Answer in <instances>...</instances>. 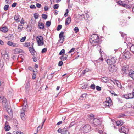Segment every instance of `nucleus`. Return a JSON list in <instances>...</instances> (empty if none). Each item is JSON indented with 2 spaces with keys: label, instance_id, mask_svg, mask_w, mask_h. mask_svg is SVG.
<instances>
[{
  "label": "nucleus",
  "instance_id": "49",
  "mask_svg": "<svg viewBox=\"0 0 134 134\" xmlns=\"http://www.w3.org/2000/svg\"><path fill=\"white\" fill-rule=\"evenodd\" d=\"M13 43V42L11 41H8L7 42V44L8 45L12 46V44Z\"/></svg>",
  "mask_w": 134,
  "mask_h": 134
},
{
  "label": "nucleus",
  "instance_id": "56",
  "mask_svg": "<svg viewBox=\"0 0 134 134\" xmlns=\"http://www.w3.org/2000/svg\"><path fill=\"white\" fill-rule=\"evenodd\" d=\"M30 43L27 42L24 44V46L26 47H28L30 45Z\"/></svg>",
  "mask_w": 134,
  "mask_h": 134
},
{
  "label": "nucleus",
  "instance_id": "45",
  "mask_svg": "<svg viewBox=\"0 0 134 134\" xmlns=\"http://www.w3.org/2000/svg\"><path fill=\"white\" fill-rule=\"evenodd\" d=\"M62 27V26L61 25H58L57 28V30L59 31L60 30Z\"/></svg>",
  "mask_w": 134,
  "mask_h": 134
},
{
  "label": "nucleus",
  "instance_id": "5",
  "mask_svg": "<svg viewBox=\"0 0 134 134\" xmlns=\"http://www.w3.org/2000/svg\"><path fill=\"white\" fill-rule=\"evenodd\" d=\"M129 130V129L128 126H123L121 127V128L119 129V131L120 132H122L125 134H127Z\"/></svg>",
  "mask_w": 134,
  "mask_h": 134
},
{
  "label": "nucleus",
  "instance_id": "53",
  "mask_svg": "<svg viewBox=\"0 0 134 134\" xmlns=\"http://www.w3.org/2000/svg\"><path fill=\"white\" fill-rule=\"evenodd\" d=\"M32 57V59L34 62H36L37 60V57H36L34 55Z\"/></svg>",
  "mask_w": 134,
  "mask_h": 134
},
{
  "label": "nucleus",
  "instance_id": "41",
  "mask_svg": "<svg viewBox=\"0 0 134 134\" xmlns=\"http://www.w3.org/2000/svg\"><path fill=\"white\" fill-rule=\"evenodd\" d=\"M51 24V22H50L49 21H48L46 22V26H47V27H49L50 26Z\"/></svg>",
  "mask_w": 134,
  "mask_h": 134
},
{
  "label": "nucleus",
  "instance_id": "63",
  "mask_svg": "<svg viewBox=\"0 0 134 134\" xmlns=\"http://www.w3.org/2000/svg\"><path fill=\"white\" fill-rule=\"evenodd\" d=\"M36 77V74L35 73H34L33 74L32 77V78L33 79H35Z\"/></svg>",
  "mask_w": 134,
  "mask_h": 134
},
{
  "label": "nucleus",
  "instance_id": "60",
  "mask_svg": "<svg viewBox=\"0 0 134 134\" xmlns=\"http://www.w3.org/2000/svg\"><path fill=\"white\" fill-rule=\"evenodd\" d=\"M89 71V69L87 68H86L84 70L83 72H84V73H85L86 72H88V71Z\"/></svg>",
  "mask_w": 134,
  "mask_h": 134
},
{
  "label": "nucleus",
  "instance_id": "20",
  "mask_svg": "<svg viewBox=\"0 0 134 134\" xmlns=\"http://www.w3.org/2000/svg\"><path fill=\"white\" fill-rule=\"evenodd\" d=\"M8 29L6 26L3 28H0V31H1L4 33L8 31Z\"/></svg>",
  "mask_w": 134,
  "mask_h": 134
},
{
  "label": "nucleus",
  "instance_id": "58",
  "mask_svg": "<svg viewBox=\"0 0 134 134\" xmlns=\"http://www.w3.org/2000/svg\"><path fill=\"white\" fill-rule=\"evenodd\" d=\"M30 8L31 9H35L36 8V7L35 5H32L30 6Z\"/></svg>",
  "mask_w": 134,
  "mask_h": 134
},
{
  "label": "nucleus",
  "instance_id": "48",
  "mask_svg": "<svg viewBox=\"0 0 134 134\" xmlns=\"http://www.w3.org/2000/svg\"><path fill=\"white\" fill-rule=\"evenodd\" d=\"M69 13V10L68 9H67L66 10V12H65L64 15L65 17H66L68 15V13Z\"/></svg>",
  "mask_w": 134,
  "mask_h": 134
},
{
  "label": "nucleus",
  "instance_id": "16",
  "mask_svg": "<svg viewBox=\"0 0 134 134\" xmlns=\"http://www.w3.org/2000/svg\"><path fill=\"white\" fill-rule=\"evenodd\" d=\"M10 127L7 121H6L5 124L4 129L6 131H8L9 130Z\"/></svg>",
  "mask_w": 134,
  "mask_h": 134
},
{
  "label": "nucleus",
  "instance_id": "35",
  "mask_svg": "<svg viewBox=\"0 0 134 134\" xmlns=\"http://www.w3.org/2000/svg\"><path fill=\"white\" fill-rule=\"evenodd\" d=\"M130 50L133 54H134V45L131 46L130 48Z\"/></svg>",
  "mask_w": 134,
  "mask_h": 134
},
{
  "label": "nucleus",
  "instance_id": "57",
  "mask_svg": "<svg viewBox=\"0 0 134 134\" xmlns=\"http://www.w3.org/2000/svg\"><path fill=\"white\" fill-rule=\"evenodd\" d=\"M96 89L98 91H100L101 90V87L98 86H96Z\"/></svg>",
  "mask_w": 134,
  "mask_h": 134
},
{
  "label": "nucleus",
  "instance_id": "1",
  "mask_svg": "<svg viewBox=\"0 0 134 134\" xmlns=\"http://www.w3.org/2000/svg\"><path fill=\"white\" fill-rule=\"evenodd\" d=\"M90 123L92 126L94 127H97L101 124V122L99 118L93 119L92 120H90Z\"/></svg>",
  "mask_w": 134,
  "mask_h": 134
},
{
  "label": "nucleus",
  "instance_id": "52",
  "mask_svg": "<svg viewBox=\"0 0 134 134\" xmlns=\"http://www.w3.org/2000/svg\"><path fill=\"white\" fill-rule=\"evenodd\" d=\"M27 102H26V105H25L23 107V110L24 112L25 111V110L26 109V107H27Z\"/></svg>",
  "mask_w": 134,
  "mask_h": 134
},
{
  "label": "nucleus",
  "instance_id": "12",
  "mask_svg": "<svg viewBox=\"0 0 134 134\" xmlns=\"http://www.w3.org/2000/svg\"><path fill=\"white\" fill-rule=\"evenodd\" d=\"M14 53L15 54H18L23 52V51L19 48H15L14 50Z\"/></svg>",
  "mask_w": 134,
  "mask_h": 134
},
{
  "label": "nucleus",
  "instance_id": "64",
  "mask_svg": "<svg viewBox=\"0 0 134 134\" xmlns=\"http://www.w3.org/2000/svg\"><path fill=\"white\" fill-rule=\"evenodd\" d=\"M17 3H14L12 5V7H15Z\"/></svg>",
  "mask_w": 134,
  "mask_h": 134
},
{
  "label": "nucleus",
  "instance_id": "27",
  "mask_svg": "<svg viewBox=\"0 0 134 134\" xmlns=\"http://www.w3.org/2000/svg\"><path fill=\"white\" fill-rule=\"evenodd\" d=\"M38 26L39 28L40 29H43L44 27V25L43 23H41L38 24Z\"/></svg>",
  "mask_w": 134,
  "mask_h": 134
},
{
  "label": "nucleus",
  "instance_id": "37",
  "mask_svg": "<svg viewBox=\"0 0 134 134\" xmlns=\"http://www.w3.org/2000/svg\"><path fill=\"white\" fill-rule=\"evenodd\" d=\"M9 7V6L8 5H5L4 7V10L5 11H7L8 10Z\"/></svg>",
  "mask_w": 134,
  "mask_h": 134
},
{
  "label": "nucleus",
  "instance_id": "6",
  "mask_svg": "<svg viewBox=\"0 0 134 134\" xmlns=\"http://www.w3.org/2000/svg\"><path fill=\"white\" fill-rule=\"evenodd\" d=\"M91 126L89 124H86L83 127V132L85 133L88 132L90 130Z\"/></svg>",
  "mask_w": 134,
  "mask_h": 134
},
{
  "label": "nucleus",
  "instance_id": "22",
  "mask_svg": "<svg viewBox=\"0 0 134 134\" xmlns=\"http://www.w3.org/2000/svg\"><path fill=\"white\" fill-rule=\"evenodd\" d=\"M71 18L70 17H68L66 19L65 22V24L66 25H68L69 24L71 21Z\"/></svg>",
  "mask_w": 134,
  "mask_h": 134
},
{
  "label": "nucleus",
  "instance_id": "2",
  "mask_svg": "<svg viewBox=\"0 0 134 134\" xmlns=\"http://www.w3.org/2000/svg\"><path fill=\"white\" fill-rule=\"evenodd\" d=\"M90 38H91L93 42L97 43H99L100 42L99 37L95 34H93L91 36Z\"/></svg>",
  "mask_w": 134,
  "mask_h": 134
},
{
  "label": "nucleus",
  "instance_id": "11",
  "mask_svg": "<svg viewBox=\"0 0 134 134\" xmlns=\"http://www.w3.org/2000/svg\"><path fill=\"white\" fill-rule=\"evenodd\" d=\"M128 76L134 79V71L132 69L130 70L128 73Z\"/></svg>",
  "mask_w": 134,
  "mask_h": 134
},
{
  "label": "nucleus",
  "instance_id": "24",
  "mask_svg": "<svg viewBox=\"0 0 134 134\" xmlns=\"http://www.w3.org/2000/svg\"><path fill=\"white\" fill-rule=\"evenodd\" d=\"M101 81L104 82H107L108 80V78L107 77H103L101 79Z\"/></svg>",
  "mask_w": 134,
  "mask_h": 134
},
{
  "label": "nucleus",
  "instance_id": "40",
  "mask_svg": "<svg viewBox=\"0 0 134 134\" xmlns=\"http://www.w3.org/2000/svg\"><path fill=\"white\" fill-rule=\"evenodd\" d=\"M42 18L44 19H46L47 17V15L44 14H42Z\"/></svg>",
  "mask_w": 134,
  "mask_h": 134
},
{
  "label": "nucleus",
  "instance_id": "44",
  "mask_svg": "<svg viewBox=\"0 0 134 134\" xmlns=\"http://www.w3.org/2000/svg\"><path fill=\"white\" fill-rule=\"evenodd\" d=\"M4 63L2 60H0V66L3 67L4 64Z\"/></svg>",
  "mask_w": 134,
  "mask_h": 134
},
{
  "label": "nucleus",
  "instance_id": "13",
  "mask_svg": "<svg viewBox=\"0 0 134 134\" xmlns=\"http://www.w3.org/2000/svg\"><path fill=\"white\" fill-rule=\"evenodd\" d=\"M2 104L4 106H5V107H7V100H6V98L4 97H3L2 98Z\"/></svg>",
  "mask_w": 134,
  "mask_h": 134
},
{
  "label": "nucleus",
  "instance_id": "25",
  "mask_svg": "<svg viewBox=\"0 0 134 134\" xmlns=\"http://www.w3.org/2000/svg\"><path fill=\"white\" fill-rule=\"evenodd\" d=\"M9 55L7 53L4 54V59L8 60L9 59Z\"/></svg>",
  "mask_w": 134,
  "mask_h": 134
},
{
  "label": "nucleus",
  "instance_id": "31",
  "mask_svg": "<svg viewBox=\"0 0 134 134\" xmlns=\"http://www.w3.org/2000/svg\"><path fill=\"white\" fill-rule=\"evenodd\" d=\"M23 28V26L22 25H19L18 26V31L19 32H21Z\"/></svg>",
  "mask_w": 134,
  "mask_h": 134
},
{
  "label": "nucleus",
  "instance_id": "8",
  "mask_svg": "<svg viewBox=\"0 0 134 134\" xmlns=\"http://www.w3.org/2000/svg\"><path fill=\"white\" fill-rule=\"evenodd\" d=\"M122 72L123 73L125 74H128L129 72V68L127 66H124L122 68Z\"/></svg>",
  "mask_w": 134,
  "mask_h": 134
},
{
  "label": "nucleus",
  "instance_id": "38",
  "mask_svg": "<svg viewBox=\"0 0 134 134\" xmlns=\"http://www.w3.org/2000/svg\"><path fill=\"white\" fill-rule=\"evenodd\" d=\"M120 33L121 34V36L124 38L126 37V35L121 32H120Z\"/></svg>",
  "mask_w": 134,
  "mask_h": 134
},
{
  "label": "nucleus",
  "instance_id": "15",
  "mask_svg": "<svg viewBox=\"0 0 134 134\" xmlns=\"http://www.w3.org/2000/svg\"><path fill=\"white\" fill-rule=\"evenodd\" d=\"M101 51V49H100V50L99 52L100 53V54L101 55V57L100 58H99L97 60H96V62H97L99 63V62H100L101 61H102L103 60V58L102 57V55L104 53H103V51Z\"/></svg>",
  "mask_w": 134,
  "mask_h": 134
},
{
  "label": "nucleus",
  "instance_id": "55",
  "mask_svg": "<svg viewBox=\"0 0 134 134\" xmlns=\"http://www.w3.org/2000/svg\"><path fill=\"white\" fill-rule=\"evenodd\" d=\"M63 64V62L62 61H60L58 63V66H62Z\"/></svg>",
  "mask_w": 134,
  "mask_h": 134
},
{
  "label": "nucleus",
  "instance_id": "54",
  "mask_svg": "<svg viewBox=\"0 0 134 134\" xmlns=\"http://www.w3.org/2000/svg\"><path fill=\"white\" fill-rule=\"evenodd\" d=\"M75 124V122L74 121L72 122L70 124L69 127H71L73 125H74Z\"/></svg>",
  "mask_w": 134,
  "mask_h": 134
},
{
  "label": "nucleus",
  "instance_id": "43",
  "mask_svg": "<svg viewBox=\"0 0 134 134\" xmlns=\"http://www.w3.org/2000/svg\"><path fill=\"white\" fill-rule=\"evenodd\" d=\"M90 88L93 90L95 88V85L94 84H92L91 85L90 87Z\"/></svg>",
  "mask_w": 134,
  "mask_h": 134
},
{
  "label": "nucleus",
  "instance_id": "18",
  "mask_svg": "<svg viewBox=\"0 0 134 134\" xmlns=\"http://www.w3.org/2000/svg\"><path fill=\"white\" fill-rule=\"evenodd\" d=\"M111 99H110L109 101L107 100L104 103V105H105L106 106L108 107L110 106L111 104Z\"/></svg>",
  "mask_w": 134,
  "mask_h": 134
},
{
  "label": "nucleus",
  "instance_id": "23",
  "mask_svg": "<svg viewBox=\"0 0 134 134\" xmlns=\"http://www.w3.org/2000/svg\"><path fill=\"white\" fill-rule=\"evenodd\" d=\"M116 125L118 126H121L123 124V123L121 120L118 121L116 122Z\"/></svg>",
  "mask_w": 134,
  "mask_h": 134
},
{
  "label": "nucleus",
  "instance_id": "9",
  "mask_svg": "<svg viewBox=\"0 0 134 134\" xmlns=\"http://www.w3.org/2000/svg\"><path fill=\"white\" fill-rule=\"evenodd\" d=\"M123 55L126 58L128 59L130 58L131 57V55L130 52L128 51L124 52Z\"/></svg>",
  "mask_w": 134,
  "mask_h": 134
},
{
  "label": "nucleus",
  "instance_id": "4",
  "mask_svg": "<svg viewBox=\"0 0 134 134\" xmlns=\"http://www.w3.org/2000/svg\"><path fill=\"white\" fill-rule=\"evenodd\" d=\"M43 37L41 36H38L37 37L36 40L38 46H42L44 44Z\"/></svg>",
  "mask_w": 134,
  "mask_h": 134
},
{
  "label": "nucleus",
  "instance_id": "28",
  "mask_svg": "<svg viewBox=\"0 0 134 134\" xmlns=\"http://www.w3.org/2000/svg\"><path fill=\"white\" fill-rule=\"evenodd\" d=\"M30 87V83L29 82H27L25 85V88L27 91L29 89Z\"/></svg>",
  "mask_w": 134,
  "mask_h": 134
},
{
  "label": "nucleus",
  "instance_id": "32",
  "mask_svg": "<svg viewBox=\"0 0 134 134\" xmlns=\"http://www.w3.org/2000/svg\"><path fill=\"white\" fill-rule=\"evenodd\" d=\"M118 3L120 5H121L124 7H126L127 6V5L126 4H124L123 2L121 1H118Z\"/></svg>",
  "mask_w": 134,
  "mask_h": 134
},
{
  "label": "nucleus",
  "instance_id": "3",
  "mask_svg": "<svg viewBox=\"0 0 134 134\" xmlns=\"http://www.w3.org/2000/svg\"><path fill=\"white\" fill-rule=\"evenodd\" d=\"M116 59L115 57H111L107 59L106 62L108 64L111 65L113 64L116 62Z\"/></svg>",
  "mask_w": 134,
  "mask_h": 134
},
{
  "label": "nucleus",
  "instance_id": "50",
  "mask_svg": "<svg viewBox=\"0 0 134 134\" xmlns=\"http://www.w3.org/2000/svg\"><path fill=\"white\" fill-rule=\"evenodd\" d=\"M12 45L11 46H12L13 47H18V44L17 43H13V42L12 44Z\"/></svg>",
  "mask_w": 134,
  "mask_h": 134
},
{
  "label": "nucleus",
  "instance_id": "14",
  "mask_svg": "<svg viewBox=\"0 0 134 134\" xmlns=\"http://www.w3.org/2000/svg\"><path fill=\"white\" fill-rule=\"evenodd\" d=\"M32 47H29V49L31 54L33 55H34L35 54V51L34 49V47L32 46Z\"/></svg>",
  "mask_w": 134,
  "mask_h": 134
},
{
  "label": "nucleus",
  "instance_id": "62",
  "mask_svg": "<svg viewBox=\"0 0 134 134\" xmlns=\"http://www.w3.org/2000/svg\"><path fill=\"white\" fill-rule=\"evenodd\" d=\"M125 114H120L119 116L118 117L119 118H121L122 117H123L124 116H125Z\"/></svg>",
  "mask_w": 134,
  "mask_h": 134
},
{
  "label": "nucleus",
  "instance_id": "26",
  "mask_svg": "<svg viewBox=\"0 0 134 134\" xmlns=\"http://www.w3.org/2000/svg\"><path fill=\"white\" fill-rule=\"evenodd\" d=\"M8 39L10 40H12L13 39L14 36L13 34H10L9 35L8 37Z\"/></svg>",
  "mask_w": 134,
  "mask_h": 134
},
{
  "label": "nucleus",
  "instance_id": "33",
  "mask_svg": "<svg viewBox=\"0 0 134 134\" xmlns=\"http://www.w3.org/2000/svg\"><path fill=\"white\" fill-rule=\"evenodd\" d=\"M59 38V42L62 44L64 41V38L63 37V38Z\"/></svg>",
  "mask_w": 134,
  "mask_h": 134
},
{
  "label": "nucleus",
  "instance_id": "7",
  "mask_svg": "<svg viewBox=\"0 0 134 134\" xmlns=\"http://www.w3.org/2000/svg\"><path fill=\"white\" fill-rule=\"evenodd\" d=\"M108 70L110 72H113L116 71V67L114 65H110L109 67Z\"/></svg>",
  "mask_w": 134,
  "mask_h": 134
},
{
  "label": "nucleus",
  "instance_id": "30",
  "mask_svg": "<svg viewBox=\"0 0 134 134\" xmlns=\"http://www.w3.org/2000/svg\"><path fill=\"white\" fill-rule=\"evenodd\" d=\"M64 32L61 31L59 35V38H64L65 36L63 35Z\"/></svg>",
  "mask_w": 134,
  "mask_h": 134
},
{
  "label": "nucleus",
  "instance_id": "61",
  "mask_svg": "<svg viewBox=\"0 0 134 134\" xmlns=\"http://www.w3.org/2000/svg\"><path fill=\"white\" fill-rule=\"evenodd\" d=\"M36 6L37 7L39 8H40L41 7V5L39 3H37L36 4Z\"/></svg>",
  "mask_w": 134,
  "mask_h": 134
},
{
  "label": "nucleus",
  "instance_id": "19",
  "mask_svg": "<svg viewBox=\"0 0 134 134\" xmlns=\"http://www.w3.org/2000/svg\"><path fill=\"white\" fill-rule=\"evenodd\" d=\"M20 116L21 119L23 121H25L26 120V119L25 118V114L24 112L21 113Z\"/></svg>",
  "mask_w": 134,
  "mask_h": 134
},
{
  "label": "nucleus",
  "instance_id": "39",
  "mask_svg": "<svg viewBox=\"0 0 134 134\" xmlns=\"http://www.w3.org/2000/svg\"><path fill=\"white\" fill-rule=\"evenodd\" d=\"M34 16L35 19H37L39 16V14L37 13H35L34 14Z\"/></svg>",
  "mask_w": 134,
  "mask_h": 134
},
{
  "label": "nucleus",
  "instance_id": "10",
  "mask_svg": "<svg viewBox=\"0 0 134 134\" xmlns=\"http://www.w3.org/2000/svg\"><path fill=\"white\" fill-rule=\"evenodd\" d=\"M123 96L124 98L126 99H132L133 98V95L131 93L125 94L123 95Z\"/></svg>",
  "mask_w": 134,
  "mask_h": 134
},
{
  "label": "nucleus",
  "instance_id": "34",
  "mask_svg": "<svg viewBox=\"0 0 134 134\" xmlns=\"http://www.w3.org/2000/svg\"><path fill=\"white\" fill-rule=\"evenodd\" d=\"M65 50L64 49H63L61 50L59 54L60 55H63L65 54Z\"/></svg>",
  "mask_w": 134,
  "mask_h": 134
},
{
  "label": "nucleus",
  "instance_id": "42",
  "mask_svg": "<svg viewBox=\"0 0 134 134\" xmlns=\"http://www.w3.org/2000/svg\"><path fill=\"white\" fill-rule=\"evenodd\" d=\"M59 7V5L58 4L54 5L53 6V8L54 9H58Z\"/></svg>",
  "mask_w": 134,
  "mask_h": 134
},
{
  "label": "nucleus",
  "instance_id": "17",
  "mask_svg": "<svg viewBox=\"0 0 134 134\" xmlns=\"http://www.w3.org/2000/svg\"><path fill=\"white\" fill-rule=\"evenodd\" d=\"M68 55L66 54L63 55L61 56L59 58L61 60L64 61L68 57Z\"/></svg>",
  "mask_w": 134,
  "mask_h": 134
},
{
  "label": "nucleus",
  "instance_id": "36",
  "mask_svg": "<svg viewBox=\"0 0 134 134\" xmlns=\"http://www.w3.org/2000/svg\"><path fill=\"white\" fill-rule=\"evenodd\" d=\"M62 134H64L65 132H66L67 131V127H65L64 128H63L62 130Z\"/></svg>",
  "mask_w": 134,
  "mask_h": 134
},
{
  "label": "nucleus",
  "instance_id": "59",
  "mask_svg": "<svg viewBox=\"0 0 134 134\" xmlns=\"http://www.w3.org/2000/svg\"><path fill=\"white\" fill-rule=\"evenodd\" d=\"M75 48H72L69 52V53H71L72 52H73Z\"/></svg>",
  "mask_w": 134,
  "mask_h": 134
},
{
  "label": "nucleus",
  "instance_id": "21",
  "mask_svg": "<svg viewBox=\"0 0 134 134\" xmlns=\"http://www.w3.org/2000/svg\"><path fill=\"white\" fill-rule=\"evenodd\" d=\"M112 81L115 84H116L120 88H121L122 87V86L121 85L120 83L118 81L115 80L114 82H113V81Z\"/></svg>",
  "mask_w": 134,
  "mask_h": 134
},
{
  "label": "nucleus",
  "instance_id": "47",
  "mask_svg": "<svg viewBox=\"0 0 134 134\" xmlns=\"http://www.w3.org/2000/svg\"><path fill=\"white\" fill-rule=\"evenodd\" d=\"M26 38V37L24 36L23 37H22V38L20 39V41L21 42H23L24 41Z\"/></svg>",
  "mask_w": 134,
  "mask_h": 134
},
{
  "label": "nucleus",
  "instance_id": "51",
  "mask_svg": "<svg viewBox=\"0 0 134 134\" xmlns=\"http://www.w3.org/2000/svg\"><path fill=\"white\" fill-rule=\"evenodd\" d=\"M47 51V49L46 48H44L42 50L41 52L43 53H44L46 52Z\"/></svg>",
  "mask_w": 134,
  "mask_h": 134
},
{
  "label": "nucleus",
  "instance_id": "29",
  "mask_svg": "<svg viewBox=\"0 0 134 134\" xmlns=\"http://www.w3.org/2000/svg\"><path fill=\"white\" fill-rule=\"evenodd\" d=\"M19 17H20V16L19 15H15L14 17V20L18 22L19 21Z\"/></svg>",
  "mask_w": 134,
  "mask_h": 134
},
{
  "label": "nucleus",
  "instance_id": "46",
  "mask_svg": "<svg viewBox=\"0 0 134 134\" xmlns=\"http://www.w3.org/2000/svg\"><path fill=\"white\" fill-rule=\"evenodd\" d=\"M74 30L76 33H77L79 31L78 28L77 27H75L74 29Z\"/></svg>",
  "mask_w": 134,
  "mask_h": 134
}]
</instances>
